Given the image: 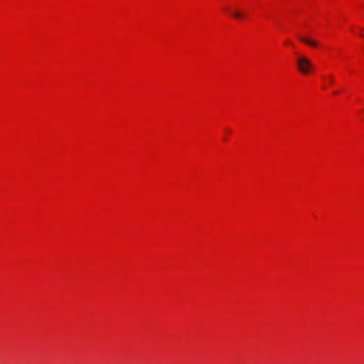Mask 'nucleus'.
<instances>
[{"instance_id": "obj_4", "label": "nucleus", "mask_w": 364, "mask_h": 364, "mask_svg": "<svg viewBox=\"0 0 364 364\" xmlns=\"http://www.w3.org/2000/svg\"><path fill=\"white\" fill-rule=\"evenodd\" d=\"M329 81H330V83H333V77L332 76L329 77Z\"/></svg>"}, {"instance_id": "obj_3", "label": "nucleus", "mask_w": 364, "mask_h": 364, "mask_svg": "<svg viewBox=\"0 0 364 364\" xmlns=\"http://www.w3.org/2000/svg\"><path fill=\"white\" fill-rule=\"evenodd\" d=\"M232 15L235 17L236 18H242L244 17V14L240 12V11H233L232 12Z\"/></svg>"}, {"instance_id": "obj_2", "label": "nucleus", "mask_w": 364, "mask_h": 364, "mask_svg": "<svg viewBox=\"0 0 364 364\" xmlns=\"http://www.w3.org/2000/svg\"><path fill=\"white\" fill-rule=\"evenodd\" d=\"M299 40L311 46L316 47L318 46V43L316 41L311 40L310 38L304 37V36H299Z\"/></svg>"}, {"instance_id": "obj_1", "label": "nucleus", "mask_w": 364, "mask_h": 364, "mask_svg": "<svg viewBox=\"0 0 364 364\" xmlns=\"http://www.w3.org/2000/svg\"><path fill=\"white\" fill-rule=\"evenodd\" d=\"M296 67L303 74H309L314 68L310 60L303 55L298 54L296 58Z\"/></svg>"}]
</instances>
